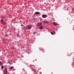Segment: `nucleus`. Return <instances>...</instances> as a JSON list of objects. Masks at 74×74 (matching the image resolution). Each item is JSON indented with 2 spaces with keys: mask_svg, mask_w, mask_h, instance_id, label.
<instances>
[{
  "mask_svg": "<svg viewBox=\"0 0 74 74\" xmlns=\"http://www.w3.org/2000/svg\"><path fill=\"white\" fill-rule=\"evenodd\" d=\"M5 37H8V35H6Z\"/></svg>",
  "mask_w": 74,
  "mask_h": 74,
  "instance_id": "nucleus-24",
  "label": "nucleus"
},
{
  "mask_svg": "<svg viewBox=\"0 0 74 74\" xmlns=\"http://www.w3.org/2000/svg\"><path fill=\"white\" fill-rule=\"evenodd\" d=\"M53 24L54 26H57V25H58V24L55 23V22H53Z\"/></svg>",
  "mask_w": 74,
  "mask_h": 74,
  "instance_id": "nucleus-10",
  "label": "nucleus"
},
{
  "mask_svg": "<svg viewBox=\"0 0 74 74\" xmlns=\"http://www.w3.org/2000/svg\"><path fill=\"white\" fill-rule=\"evenodd\" d=\"M42 27H43V26L41 25L40 27V29H41V30H42Z\"/></svg>",
  "mask_w": 74,
  "mask_h": 74,
  "instance_id": "nucleus-13",
  "label": "nucleus"
},
{
  "mask_svg": "<svg viewBox=\"0 0 74 74\" xmlns=\"http://www.w3.org/2000/svg\"><path fill=\"white\" fill-rule=\"evenodd\" d=\"M3 73L4 74H8V72L7 71V68H5V69H4Z\"/></svg>",
  "mask_w": 74,
  "mask_h": 74,
  "instance_id": "nucleus-4",
  "label": "nucleus"
},
{
  "mask_svg": "<svg viewBox=\"0 0 74 74\" xmlns=\"http://www.w3.org/2000/svg\"><path fill=\"white\" fill-rule=\"evenodd\" d=\"M8 63H9L10 64V62H8Z\"/></svg>",
  "mask_w": 74,
  "mask_h": 74,
  "instance_id": "nucleus-23",
  "label": "nucleus"
},
{
  "mask_svg": "<svg viewBox=\"0 0 74 74\" xmlns=\"http://www.w3.org/2000/svg\"><path fill=\"white\" fill-rule=\"evenodd\" d=\"M1 69H4V66L2 65L1 66Z\"/></svg>",
  "mask_w": 74,
  "mask_h": 74,
  "instance_id": "nucleus-15",
  "label": "nucleus"
},
{
  "mask_svg": "<svg viewBox=\"0 0 74 74\" xmlns=\"http://www.w3.org/2000/svg\"><path fill=\"white\" fill-rule=\"evenodd\" d=\"M51 33L52 34V35H53L55 33V31H54L53 32H51Z\"/></svg>",
  "mask_w": 74,
  "mask_h": 74,
  "instance_id": "nucleus-12",
  "label": "nucleus"
},
{
  "mask_svg": "<svg viewBox=\"0 0 74 74\" xmlns=\"http://www.w3.org/2000/svg\"><path fill=\"white\" fill-rule=\"evenodd\" d=\"M30 68L31 69H32V70L33 71H34V69H35V66H34V65H30Z\"/></svg>",
  "mask_w": 74,
  "mask_h": 74,
  "instance_id": "nucleus-5",
  "label": "nucleus"
},
{
  "mask_svg": "<svg viewBox=\"0 0 74 74\" xmlns=\"http://www.w3.org/2000/svg\"><path fill=\"white\" fill-rule=\"evenodd\" d=\"M12 69H14V67L12 66H11L10 68V71L12 70Z\"/></svg>",
  "mask_w": 74,
  "mask_h": 74,
  "instance_id": "nucleus-14",
  "label": "nucleus"
},
{
  "mask_svg": "<svg viewBox=\"0 0 74 74\" xmlns=\"http://www.w3.org/2000/svg\"><path fill=\"white\" fill-rule=\"evenodd\" d=\"M42 16L43 18H46L47 17V15L43 14L42 15Z\"/></svg>",
  "mask_w": 74,
  "mask_h": 74,
  "instance_id": "nucleus-6",
  "label": "nucleus"
},
{
  "mask_svg": "<svg viewBox=\"0 0 74 74\" xmlns=\"http://www.w3.org/2000/svg\"><path fill=\"white\" fill-rule=\"evenodd\" d=\"M19 34H18V35H17V37H19Z\"/></svg>",
  "mask_w": 74,
  "mask_h": 74,
  "instance_id": "nucleus-20",
  "label": "nucleus"
},
{
  "mask_svg": "<svg viewBox=\"0 0 74 74\" xmlns=\"http://www.w3.org/2000/svg\"><path fill=\"white\" fill-rule=\"evenodd\" d=\"M3 63L1 61H0V66H2V65H3Z\"/></svg>",
  "mask_w": 74,
  "mask_h": 74,
  "instance_id": "nucleus-11",
  "label": "nucleus"
},
{
  "mask_svg": "<svg viewBox=\"0 0 74 74\" xmlns=\"http://www.w3.org/2000/svg\"><path fill=\"white\" fill-rule=\"evenodd\" d=\"M22 70H24V69H23Z\"/></svg>",
  "mask_w": 74,
  "mask_h": 74,
  "instance_id": "nucleus-25",
  "label": "nucleus"
},
{
  "mask_svg": "<svg viewBox=\"0 0 74 74\" xmlns=\"http://www.w3.org/2000/svg\"><path fill=\"white\" fill-rule=\"evenodd\" d=\"M34 74H37V73H36V72H34Z\"/></svg>",
  "mask_w": 74,
  "mask_h": 74,
  "instance_id": "nucleus-17",
  "label": "nucleus"
},
{
  "mask_svg": "<svg viewBox=\"0 0 74 74\" xmlns=\"http://www.w3.org/2000/svg\"><path fill=\"white\" fill-rule=\"evenodd\" d=\"M42 51L43 52H45V50L44 49H42Z\"/></svg>",
  "mask_w": 74,
  "mask_h": 74,
  "instance_id": "nucleus-16",
  "label": "nucleus"
},
{
  "mask_svg": "<svg viewBox=\"0 0 74 74\" xmlns=\"http://www.w3.org/2000/svg\"><path fill=\"white\" fill-rule=\"evenodd\" d=\"M32 27V25H27L26 27H25V29H28V30H30L31 29Z\"/></svg>",
  "mask_w": 74,
  "mask_h": 74,
  "instance_id": "nucleus-2",
  "label": "nucleus"
},
{
  "mask_svg": "<svg viewBox=\"0 0 74 74\" xmlns=\"http://www.w3.org/2000/svg\"><path fill=\"white\" fill-rule=\"evenodd\" d=\"M41 25H42V23L40 22L37 24V26H40Z\"/></svg>",
  "mask_w": 74,
  "mask_h": 74,
  "instance_id": "nucleus-7",
  "label": "nucleus"
},
{
  "mask_svg": "<svg viewBox=\"0 0 74 74\" xmlns=\"http://www.w3.org/2000/svg\"><path fill=\"white\" fill-rule=\"evenodd\" d=\"M69 8H70L68 6L66 5L65 8H64V10H66V11H69V10H70Z\"/></svg>",
  "mask_w": 74,
  "mask_h": 74,
  "instance_id": "nucleus-3",
  "label": "nucleus"
},
{
  "mask_svg": "<svg viewBox=\"0 0 74 74\" xmlns=\"http://www.w3.org/2000/svg\"><path fill=\"white\" fill-rule=\"evenodd\" d=\"M49 74H53V73H50Z\"/></svg>",
  "mask_w": 74,
  "mask_h": 74,
  "instance_id": "nucleus-22",
  "label": "nucleus"
},
{
  "mask_svg": "<svg viewBox=\"0 0 74 74\" xmlns=\"http://www.w3.org/2000/svg\"><path fill=\"white\" fill-rule=\"evenodd\" d=\"M40 49V48H39V49Z\"/></svg>",
  "mask_w": 74,
  "mask_h": 74,
  "instance_id": "nucleus-26",
  "label": "nucleus"
},
{
  "mask_svg": "<svg viewBox=\"0 0 74 74\" xmlns=\"http://www.w3.org/2000/svg\"><path fill=\"white\" fill-rule=\"evenodd\" d=\"M21 26H23V24H21Z\"/></svg>",
  "mask_w": 74,
  "mask_h": 74,
  "instance_id": "nucleus-21",
  "label": "nucleus"
},
{
  "mask_svg": "<svg viewBox=\"0 0 74 74\" xmlns=\"http://www.w3.org/2000/svg\"><path fill=\"white\" fill-rule=\"evenodd\" d=\"M1 18V24L4 25H5V24H6V22L4 20V19H5V17L4 16H2Z\"/></svg>",
  "mask_w": 74,
  "mask_h": 74,
  "instance_id": "nucleus-1",
  "label": "nucleus"
},
{
  "mask_svg": "<svg viewBox=\"0 0 74 74\" xmlns=\"http://www.w3.org/2000/svg\"><path fill=\"white\" fill-rule=\"evenodd\" d=\"M42 22H43V23H49V22L47 21H43Z\"/></svg>",
  "mask_w": 74,
  "mask_h": 74,
  "instance_id": "nucleus-9",
  "label": "nucleus"
},
{
  "mask_svg": "<svg viewBox=\"0 0 74 74\" xmlns=\"http://www.w3.org/2000/svg\"><path fill=\"white\" fill-rule=\"evenodd\" d=\"M36 32H34V33H33V34H36Z\"/></svg>",
  "mask_w": 74,
  "mask_h": 74,
  "instance_id": "nucleus-18",
  "label": "nucleus"
},
{
  "mask_svg": "<svg viewBox=\"0 0 74 74\" xmlns=\"http://www.w3.org/2000/svg\"><path fill=\"white\" fill-rule=\"evenodd\" d=\"M69 22L70 23H71L72 22V21H71V22H70V21H69Z\"/></svg>",
  "mask_w": 74,
  "mask_h": 74,
  "instance_id": "nucleus-19",
  "label": "nucleus"
},
{
  "mask_svg": "<svg viewBox=\"0 0 74 74\" xmlns=\"http://www.w3.org/2000/svg\"><path fill=\"white\" fill-rule=\"evenodd\" d=\"M39 14H40V12H35L34 14V15H39Z\"/></svg>",
  "mask_w": 74,
  "mask_h": 74,
  "instance_id": "nucleus-8",
  "label": "nucleus"
}]
</instances>
